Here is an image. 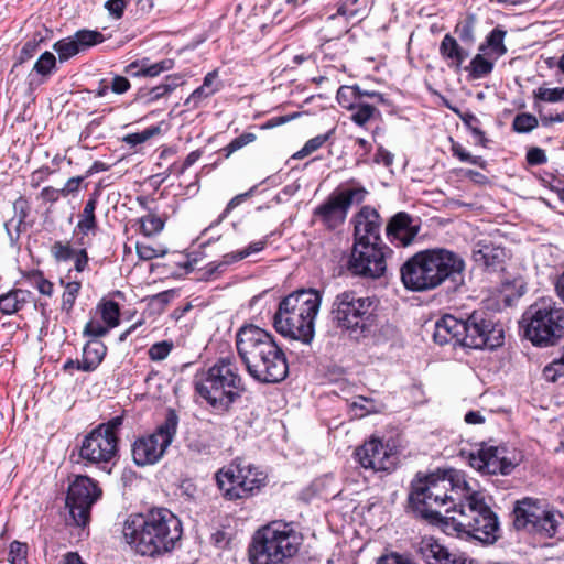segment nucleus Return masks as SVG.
Wrapping results in <instances>:
<instances>
[{
  "label": "nucleus",
  "mask_w": 564,
  "mask_h": 564,
  "mask_svg": "<svg viewBox=\"0 0 564 564\" xmlns=\"http://www.w3.org/2000/svg\"><path fill=\"white\" fill-rule=\"evenodd\" d=\"M471 489L465 474L457 469L424 476L419 473L411 482L409 505L421 518L444 525V516L454 514Z\"/></svg>",
  "instance_id": "f257e3e1"
},
{
  "label": "nucleus",
  "mask_w": 564,
  "mask_h": 564,
  "mask_svg": "<svg viewBox=\"0 0 564 564\" xmlns=\"http://www.w3.org/2000/svg\"><path fill=\"white\" fill-rule=\"evenodd\" d=\"M465 260L446 248L416 252L400 268L403 286L411 292H427L449 281L455 292L465 285Z\"/></svg>",
  "instance_id": "f03ea898"
},
{
  "label": "nucleus",
  "mask_w": 564,
  "mask_h": 564,
  "mask_svg": "<svg viewBox=\"0 0 564 564\" xmlns=\"http://www.w3.org/2000/svg\"><path fill=\"white\" fill-rule=\"evenodd\" d=\"M182 533L181 520L166 508H152L147 513L131 514L122 528L124 541L142 556L171 552Z\"/></svg>",
  "instance_id": "7ed1b4c3"
},
{
  "label": "nucleus",
  "mask_w": 564,
  "mask_h": 564,
  "mask_svg": "<svg viewBox=\"0 0 564 564\" xmlns=\"http://www.w3.org/2000/svg\"><path fill=\"white\" fill-rule=\"evenodd\" d=\"M236 347L253 379L264 383L282 381V371L278 365L282 349L271 334L254 325L243 326L237 333Z\"/></svg>",
  "instance_id": "20e7f679"
},
{
  "label": "nucleus",
  "mask_w": 564,
  "mask_h": 564,
  "mask_svg": "<svg viewBox=\"0 0 564 564\" xmlns=\"http://www.w3.org/2000/svg\"><path fill=\"white\" fill-rule=\"evenodd\" d=\"M195 391L217 412H228L245 391L232 356L220 357L194 377Z\"/></svg>",
  "instance_id": "39448f33"
},
{
  "label": "nucleus",
  "mask_w": 564,
  "mask_h": 564,
  "mask_svg": "<svg viewBox=\"0 0 564 564\" xmlns=\"http://www.w3.org/2000/svg\"><path fill=\"white\" fill-rule=\"evenodd\" d=\"M444 530L485 544H492L500 536L497 514L485 501V496L474 488L454 514L444 516Z\"/></svg>",
  "instance_id": "423d86ee"
},
{
  "label": "nucleus",
  "mask_w": 564,
  "mask_h": 564,
  "mask_svg": "<svg viewBox=\"0 0 564 564\" xmlns=\"http://www.w3.org/2000/svg\"><path fill=\"white\" fill-rule=\"evenodd\" d=\"M521 324L534 346H553L564 337V307L551 296L540 297L525 310Z\"/></svg>",
  "instance_id": "0eeeda50"
},
{
  "label": "nucleus",
  "mask_w": 564,
  "mask_h": 564,
  "mask_svg": "<svg viewBox=\"0 0 564 564\" xmlns=\"http://www.w3.org/2000/svg\"><path fill=\"white\" fill-rule=\"evenodd\" d=\"M321 297L316 291L299 290L284 296V337L310 344L314 337V321Z\"/></svg>",
  "instance_id": "6e6552de"
},
{
  "label": "nucleus",
  "mask_w": 564,
  "mask_h": 564,
  "mask_svg": "<svg viewBox=\"0 0 564 564\" xmlns=\"http://www.w3.org/2000/svg\"><path fill=\"white\" fill-rule=\"evenodd\" d=\"M373 312V300L360 296L355 291L337 294L332 307L333 321L355 339L365 337L370 332L375 322Z\"/></svg>",
  "instance_id": "1a4fd4ad"
},
{
  "label": "nucleus",
  "mask_w": 564,
  "mask_h": 564,
  "mask_svg": "<svg viewBox=\"0 0 564 564\" xmlns=\"http://www.w3.org/2000/svg\"><path fill=\"white\" fill-rule=\"evenodd\" d=\"M513 527L529 533L552 538L557 534L564 516L554 509L543 506L538 499L525 497L517 500L512 510Z\"/></svg>",
  "instance_id": "9d476101"
},
{
  "label": "nucleus",
  "mask_w": 564,
  "mask_h": 564,
  "mask_svg": "<svg viewBox=\"0 0 564 564\" xmlns=\"http://www.w3.org/2000/svg\"><path fill=\"white\" fill-rule=\"evenodd\" d=\"M177 426L178 416L175 410L169 409L163 423L153 433L140 436L133 442L131 453L134 464L144 467L160 462L172 444Z\"/></svg>",
  "instance_id": "9b49d317"
},
{
  "label": "nucleus",
  "mask_w": 564,
  "mask_h": 564,
  "mask_svg": "<svg viewBox=\"0 0 564 564\" xmlns=\"http://www.w3.org/2000/svg\"><path fill=\"white\" fill-rule=\"evenodd\" d=\"M367 191L364 187H344L333 192L313 212V220L329 230L340 227L354 204L364 202Z\"/></svg>",
  "instance_id": "f8f14e48"
},
{
  "label": "nucleus",
  "mask_w": 564,
  "mask_h": 564,
  "mask_svg": "<svg viewBox=\"0 0 564 564\" xmlns=\"http://www.w3.org/2000/svg\"><path fill=\"white\" fill-rule=\"evenodd\" d=\"M94 429L82 441L79 457L86 466H95L110 474L119 457V438L109 437Z\"/></svg>",
  "instance_id": "ddd939ff"
},
{
  "label": "nucleus",
  "mask_w": 564,
  "mask_h": 564,
  "mask_svg": "<svg viewBox=\"0 0 564 564\" xmlns=\"http://www.w3.org/2000/svg\"><path fill=\"white\" fill-rule=\"evenodd\" d=\"M102 495L98 484L88 476H77L68 486L66 508L74 523L85 527L90 519V510Z\"/></svg>",
  "instance_id": "4468645a"
},
{
  "label": "nucleus",
  "mask_w": 564,
  "mask_h": 564,
  "mask_svg": "<svg viewBox=\"0 0 564 564\" xmlns=\"http://www.w3.org/2000/svg\"><path fill=\"white\" fill-rule=\"evenodd\" d=\"M464 347L471 349H495L503 344L505 333L501 325L496 324L482 312H474L464 319Z\"/></svg>",
  "instance_id": "2eb2a0df"
},
{
  "label": "nucleus",
  "mask_w": 564,
  "mask_h": 564,
  "mask_svg": "<svg viewBox=\"0 0 564 564\" xmlns=\"http://www.w3.org/2000/svg\"><path fill=\"white\" fill-rule=\"evenodd\" d=\"M248 553L252 564H282V521H272L257 530Z\"/></svg>",
  "instance_id": "dca6fc26"
},
{
  "label": "nucleus",
  "mask_w": 564,
  "mask_h": 564,
  "mask_svg": "<svg viewBox=\"0 0 564 564\" xmlns=\"http://www.w3.org/2000/svg\"><path fill=\"white\" fill-rule=\"evenodd\" d=\"M384 245L370 242H354L348 270L354 275L377 279L383 275L387 269Z\"/></svg>",
  "instance_id": "f3484780"
},
{
  "label": "nucleus",
  "mask_w": 564,
  "mask_h": 564,
  "mask_svg": "<svg viewBox=\"0 0 564 564\" xmlns=\"http://www.w3.org/2000/svg\"><path fill=\"white\" fill-rule=\"evenodd\" d=\"M469 465L485 475H509L516 463L507 456V447L482 443L467 456Z\"/></svg>",
  "instance_id": "a211bd4d"
},
{
  "label": "nucleus",
  "mask_w": 564,
  "mask_h": 564,
  "mask_svg": "<svg viewBox=\"0 0 564 564\" xmlns=\"http://www.w3.org/2000/svg\"><path fill=\"white\" fill-rule=\"evenodd\" d=\"M355 458L365 469L390 471L397 464V456L379 438L372 437L355 451Z\"/></svg>",
  "instance_id": "6ab92c4d"
},
{
  "label": "nucleus",
  "mask_w": 564,
  "mask_h": 564,
  "mask_svg": "<svg viewBox=\"0 0 564 564\" xmlns=\"http://www.w3.org/2000/svg\"><path fill=\"white\" fill-rule=\"evenodd\" d=\"M104 41L105 37L99 31L83 29L72 36L57 41L53 45V50L58 54L59 62H66L78 53Z\"/></svg>",
  "instance_id": "aec40b11"
},
{
  "label": "nucleus",
  "mask_w": 564,
  "mask_h": 564,
  "mask_svg": "<svg viewBox=\"0 0 564 564\" xmlns=\"http://www.w3.org/2000/svg\"><path fill=\"white\" fill-rule=\"evenodd\" d=\"M471 258L481 270L499 272L505 269L508 252L503 247L490 240H480L474 246Z\"/></svg>",
  "instance_id": "412c9836"
},
{
  "label": "nucleus",
  "mask_w": 564,
  "mask_h": 564,
  "mask_svg": "<svg viewBox=\"0 0 564 564\" xmlns=\"http://www.w3.org/2000/svg\"><path fill=\"white\" fill-rule=\"evenodd\" d=\"M381 225L379 213L370 206H364L355 216V242L383 245L380 236Z\"/></svg>",
  "instance_id": "4be33fe9"
},
{
  "label": "nucleus",
  "mask_w": 564,
  "mask_h": 564,
  "mask_svg": "<svg viewBox=\"0 0 564 564\" xmlns=\"http://www.w3.org/2000/svg\"><path fill=\"white\" fill-rule=\"evenodd\" d=\"M419 230L420 226L414 224L411 215L405 212H399L389 220L386 234L392 243L406 247L413 242Z\"/></svg>",
  "instance_id": "5701e85b"
},
{
  "label": "nucleus",
  "mask_w": 564,
  "mask_h": 564,
  "mask_svg": "<svg viewBox=\"0 0 564 564\" xmlns=\"http://www.w3.org/2000/svg\"><path fill=\"white\" fill-rule=\"evenodd\" d=\"M464 332H466L464 319H458L453 315H444L435 323L433 338L441 346L464 347Z\"/></svg>",
  "instance_id": "b1692460"
},
{
  "label": "nucleus",
  "mask_w": 564,
  "mask_h": 564,
  "mask_svg": "<svg viewBox=\"0 0 564 564\" xmlns=\"http://www.w3.org/2000/svg\"><path fill=\"white\" fill-rule=\"evenodd\" d=\"M295 557L299 564L312 560L311 551L304 544V535L292 523H284V560Z\"/></svg>",
  "instance_id": "393cba45"
},
{
  "label": "nucleus",
  "mask_w": 564,
  "mask_h": 564,
  "mask_svg": "<svg viewBox=\"0 0 564 564\" xmlns=\"http://www.w3.org/2000/svg\"><path fill=\"white\" fill-rule=\"evenodd\" d=\"M241 480L240 465H229L228 467L221 468L216 474V481L219 489L223 491L224 497L228 500H237L246 498V494L239 489Z\"/></svg>",
  "instance_id": "a878e982"
},
{
  "label": "nucleus",
  "mask_w": 564,
  "mask_h": 564,
  "mask_svg": "<svg viewBox=\"0 0 564 564\" xmlns=\"http://www.w3.org/2000/svg\"><path fill=\"white\" fill-rule=\"evenodd\" d=\"M174 64L172 58H165L153 64L149 63V58H142L130 63L124 72L134 77H156L164 72L171 70Z\"/></svg>",
  "instance_id": "bb28decb"
},
{
  "label": "nucleus",
  "mask_w": 564,
  "mask_h": 564,
  "mask_svg": "<svg viewBox=\"0 0 564 564\" xmlns=\"http://www.w3.org/2000/svg\"><path fill=\"white\" fill-rule=\"evenodd\" d=\"M263 249V242H252L245 249L237 251V252H230L223 257V260L220 262H210L206 265L205 273L208 276L214 275L215 273H221L225 268L234 262L240 261L247 257H249L252 253L259 252Z\"/></svg>",
  "instance_id": "cd10ccee"
},
{
  "label": "nucleus",
  "mask_w": 564,
  "mask_h": 564,
  "mask_svg": "<svg viewBox=\"0 0 564 564\" xmlns=\"http://www.w3.org/2000/svg\"><path fill=\"white\" fill-rule=\"evenodd\" d=\"M106 354L107 347L102 341L98 339L89 340L83 348L82 371H95L102 362Z\"/></svg>",
  "instance_id": "c85d7f7f"
},
{
  "label": "nucleus",
  "mask_w": 564,
  "mask_h": 564,
  "mask_svg": "<svg viewBox=\"0 0 564 564\" xmlns=\"http://www.w3.org/2000/svg\"><path fill=\"white\" fill-rule=\"evenodd\" d=\"M33 295L28 290L15 289L0 295V312L7 315L13 314L30 303Z\"/></svg>",
  "instance_id": "c756f323"
},
{
  "label": "nucleus",
  "mask_w": 564,
  "mask_h": 564,
  "mask_svg": "<svg viewBox=\"0 0 564 564\" xmlns=\"http://www.w3.org/2000/svg\"><path fill=\"white\" fill-rule=\"evenodd\" d=\"M440 54L444 59L451 61L449 66H455L456 68H459L468 56L467 51L448 33L441 41Z\"/></svg>",
  "instance_id": "7c9ffc66"
},
{
  "label": "nucleus",
  "mask_w": 564,
  "mask_h": 564,
  "mask_svg": "<svg viewBox=\"0 0 564 564\" xmlns=\"http://www.w3.org/2000/svg\"><path fill=\"white\" fill-rule=\"evenodd\" d=\"M506 34L507 32L500 26L495 28L487 35L485 42L480 44L479 52H482L487 56H491L497 61L507 53V47L503 43Z\"/></svg>",
  "instance_id": "2f4dec72"
},
{
  "label": "nucleus",
  "mask_w": 564,
  "mask_h": 564,
  "mask_svg": "<svg viewBox=\"0 0 564 564\" xmlns=\"http://www.w3.org/2000/svg\"><path fill=\"white\" fill-rule=\"evenodd\" d=\"M217 76L218 75L216 70L207 73L204 77L203 84L196 88L185 100V106L195 109L203 100L214 95L219 89L218 86L215 85Z\"/></svg>",
  "instance_id": "473e14b6"
},
{
  "label": "nucleus",
  "mask_w": 564,
  "mask_h": 564,
  "mask_svg": "<svg viewBox=\"0 0 564 564\" xmlns=\"http://www.w3.org/2000/svg\"><path fill=\"white\" fill-rule=\"evenodd\" d=\"M241 480L239 489L241 492L246 494V498L252 496L256 491H258L265 484L267 476L260 471L256 467L251 466H241Z\"/></svg>",
  "instance_id": "72a5a7b5"
},
{
  "label": "nucleus",
  "mask_w": 564,
  "mask_h": 564,
  "mask_svg": "<svg viewBox=\"0 0 564 564\" xmlns=\"http://www.w3.org/2000/svg\"><path fill=\"white\" fill-rule=\"evenodd\" d=\"M495 59L480 52L476 54L465 68L471 79H481L487 77L494 70Z\"/></svg>",
  "instance_id": "f704fd0d"
},
{
  "label": "nucleus",
  "mask_w": 564,
  "mask_h": 564,
  "mask_svg": "<svg viewBox=\"0 0 564 564\" xmlns=\"http://www.w3.org/2000/svg\"><path fill=\"white\" fill-rule=\"evenodd\" d=\"M97 207V197L93 195L86 202L85 207L79 215V221L76 226L79 232L83 235H88L90 231H94L97 228V219L95 216V210Z\"/></svg>",
  "instance_id": "c9c22d12"
},
{
  "label": "nucleus",
  "mask_w": 564,
  "mask_h": 564,
  "mask_svg": "<svg viewBox=\"0 0 564 564\" xmlns=\"http://www.w3.org/2000/svg\"><path fill=\"white\" fill-rule=\"evenodd\" d=\"M447 553L446 547L432 539L423 540L420 546V554L427 564H442Z\"/></svg>",
  "instance_id": "e433bc0d"
},
{
  "label": "nucleus",
  "mask_w": 564,
  "mask_h": 564,
  "mask_svg": "<svg viewBox=\"0 0 564 564\" xmlns=\"http://www.w3.org/2000/svg\"><path fill=\"white\" fill-rule=\"evenodd\" d=\"M452 110L457 113L463 123L467 127V129L473 133L475 138L478 139V142L482 147H487L488 139L485 135V132L479 128V119L471 112H462L458 109L452 108Z\"/></svg>",
  "instance_id": "4c0bfd02"
},
{
  "label": "nucleus",
  "mask_w": 564,
  "mask_h": 564,
  "mask_svg": "<svg viewBox=\"0 0 564 564\" xmlns=\"http://www.w3.org/2000/svg\"><path fill=\"white\" fill-rule=\"evenodd\" d=\"M334 131H335V129H332V130L327 131L326 133L318 134V135L310 139L308 141H306L304 147L299 152L293 154L292 158L293 159L304 158V156L317 151L326 143V141H328V139L332 137Z\"/></svg>",
  "instance_id": "58836bf2"
},
{
  "label": "nucleus",
  "mask_w": 564,
  "mask_h": 564,
  "mask_svg": "<svg viewBox=\"0 0 564 564\" xmlns=\"http://www.w3.org/2000/svg\"><path fill=\"white\" fill-rule=\"evenodd\" d=\"M359 86H340L336 94V99L338 104L347 109H352L355 102L360 100V96H358Z\"/></svg>",
  "instance_id": "ea45409f"
},
{
  "label": "nucleus",
  "mask_w": 564,
  "mask_h": 564,
  "mask_svg": "<svg viewBox=\"0 0 564 564\" xmlns=\"http://www.w3.org/2000/svg\"><path fill=\"white\" fill-rule=\"evenodd\" d=\"M102 321L108 327L113 328L119 325L120 307L115 301H106L99 305Z\"/></svg>",
  "instance_id": "a19ab883"
},
{
  "label": "nucleus",
  "mask_w": 564,
  "mask_h": 564,
  "mask_svg": "<svg viewBox=\"0 0 564 564\" xmlns=\"http://www.w3.org/2000/svg\"><path fill=\"white\" fill-rule=\"evenodd\" d=\"M55 68L56 57L48 51L41 54L33 66V70L43 78L48 77Z\"/></svg>",
  "instance_id": "79ce46f5"
},
{
  "label": "nucleus",
  "mask_w": 564,
  "mask_h": 564,
  "mask_svg": "<svg viewBox=\"0 0 564 564\" xmlns=\"http://www.w3.org/2000/svg\"><path fill=\"white\" fill-rule=\"evenodd\" d=\"M475 23L476 18L474 14H468L464 20L459 21L455 26V33L465 43H473L475 41Z\"/></svg>",
  "instance_id": "37998d69"
},
{
  "label": "nucleus",
  "mask_w": 564,
  "mask_h": 564,
  "mask_svg": "<svg viewBox=\"0 0 564 564\" xmlns=\"http://www.w3.org/2000/svg\"><path fill=\"white\" fill-rule=\"evenodd\" d=\"M163 227V219L154 214H148L140 219L141 232L147 237L159 234L162 231Z\"/></svg>",
  "instance_id": "c03bdc74"
},
{
  "label": "nucleus",
  "mask_w": 564,
  "mask_h": 564,
  "mask_svg": "<svg viewBox=\"0 0 564 564\" xmlns=\"http://www.w3.org/2000/svg\"><path fill=\"white\" fill-rule=\"evenodd\" d=\"M82 284L77 281H70L65 284V290L62 296V311L69 313L73 310L75 301L79 294Z\"/></svg>",
  "instance_id": "a18cd8bd"
},
{
  "label": "nucleus",
  "mask_w": 564,
  "mask_h": 564,
  "mask_svg": "<svg viewBox=\"0 0 564 564\" xmlns=\"http://www.w3.org/2000/svg\"><path fill=\"white\" fill-rule=\"evenodd\" d=\"M535 101L557 102L564 100V87L545 88L539 87L533 91Z\"/></svg>",
  "instance_id": "49530a36"
},
{
  "label": "nucleus",
  "mask_w": 564,
  "mask_h": 564,
  "mask_svg": "<svg viewBox=\"0 0 564 564\" xmlns=\"http://www.w3.org/2000/svg\"><path fill=\"white\" fill-rule=\"evenodd\" d=\"M538 119L531 113H519L514 117L512 128L516 132L528 133L538 127Z\"/></svg>",
  "instance_id": "de8ad7c7"
},
{
  "label": "nucleus",
  "mask_w": 564,
  "mask_h": 564,
  "mask_svg": "<svg viewBox=\"0 0 564 564\" xmlns=\"http://www.w3.org/2000/svg\"><path fill=\"white\" fill-rule=\"evenodd\" d=\"M355 111L351 115V120L358 124H366L373 116L376 108L369 104L357 102L352 108Z\"/></svg>",
  "instance_id": "09e8293b"
},
{
  "label": "nucleus",
  "mask_w": 564,
  "mask_h": 564,
  "mask_svg": "<svg viewBox=\"0 0 564 564\" xmlns=\"http://www.w3.org/2000/svg\"><path fill=\"white\" fill-rule=\"evenodd\" d=\"M160 131L161 130L159 127H149L141 132L131 133V134L126 135L123 138V141L131 147H135L138 144L144 143L152 137L159 134Z\"/></svg>",
  "instance_id": "8fccbe9b"
},
{
  "label": "nucleus",
  "mask_w": 564,
  "mask_h": 564,
  "mask_svg": "<svg viewBox=\"0 0 564 564\" xmlns=\"http://www.w3.org/2000/svg\"><path fill=\"white\" fill-rule=\"evenodd\" d=\"M28 545L19 541H13L10 544L9 562L11 564H28Z\"/></svg>",
  "instance_id": "3c124183"
},
{
  "label": "nucleus",
  "mask_w": 564,
  "mask_h": 564,
  "mask_svg": "<svg viewBox=\"0 0 564 564\" xmlns=\"http://www.w3.org/2000/svg\"><path fill=\"white\" fill-rule=\"evenodd\" d=\"M212 447L209 440L203 435L191 437L187 443V448L197 455H209Z\"/></svg>",
  "instance_id": "603ef678"
},
{
  "label": "nucleus",
  "mask_w": 564,
  "mask_h": 564,
  "mask_svg": "<svg viewBox=\"0 0 564 564\" xmlns=\"http://www.w3.org/2000/svg\"><path fill=\"white\" fill-rule=\"evenodd\" d=\"M543 376L550 382H555L560 377L564 376V356L562 355L560 359H555L545 366Z\"/></svg>",
  "instance_id": "864d4df0"
},
{
  "label": "nucleus",
  "mask_w": 564,
  "mask_h": 564,
  "mask_svg": "<svg viewBox=\"0 0 564 564\" xmlns=\"http://www.w3.org/2000/svg\"><path fill=\"white\" fill-rule=\"evenodd\" d=\"M254 139L256 135L253 133H242L223 148L221 151L224 152L225 158H229L234 152L251 143Z\"/></svg>",
  "instance_id": "5fc2aeb1"
},
{
  "label": "nucleus",
  "mask_w": 564,
  "mask_h": 564,
  "mask_svg": "<svg viewBox=\"0 0 564 564\" xmlns=\"http://www.w3.org/2000/svg\"><path fill=\"white\" fill-rule=\"evenodd\" d=\"M253 189H254V187H252L250 191H248L243 194H239V195H236L235 197H232L229 200V203L227 204L225 210L219 215L217 220H215L209 227L219 225L234 208H236L238 205H240L247 197H249L252 194Z\"/></svg>",
  "instance_id": "6e6d98bb"
},
{
  "label": "nucleus",
  "mask_w": 564,
  "mask_h": 564,
  "mask_svg": "<svg viewBox=\"0 0 564 564\" xmlns=\"http://www.w3.org/2000/svg\"><path fill=\"white\" fill-rule=\"evenodd\" d=\"M171 349H172V344H170L169 341L163 340V341L156 343L150 347L149 357L151 360H155V361L163 360L169 356Z\"/></svg>",
  "instance_id": "4d7b16f0"
},
{
  "label": "nucleus",
  "mask_w": 564,
  "mask_h": 564,
  "mask_svg": "<svg viewBox=\"0 0 564 564\" xmlns=\"http://www.w3.org/2000/svg\"><path fill=\"white\" fill-rule=\"evenodd\" d=\"M110 327L104 326L98 321H89L83 330L84 336L93 337L94 339H98L107 335Z\"/></svg>",
  "instance_id": "13d9d810"
},
{
  "label": "nucleus",
  "mask_w": 564,
  "mask_h": 564,
  "mask_svg": "<svg viewBox=\"0 0 564 564\" xmlns=\"http://www.w3.org/2000/svg\"><path fill=\"white\" fill-rule=\"evenodd\" d=\"M137 253L142 260H152L154 258L164 257L166 254L165 249H154L153 247L144 243H137Z\"/></svg>",
  "instance_id": "bf43d9fd"
},
{
  "label": "nucleus",
  "mask_w": 564,
  "mask_h": 564,
  "mask_svg": "<svg viewBox=\"0 0 564 564\" xmlns=\"http://www.w3.org/2000/svg\"><path fill=\"white\" fill-rule=\"evenodd\" d=\"M52 254L57 261H67L75 254V250L69 245L56 241L52 247Z\"/></svg>",
  "instance_id": "052dcab7"
},
{
  "label": "nucleus",
  "mask_w": 564,
  "mask_h": 564,
  "mask_svg": "<svg viewBox=\"0 0 564 564\" xmlns=\"http://www.w3.org/2000/svg\"><path fill=\"white\" fill-rule=\"evenodd\" d=\"M122 416H115L108 422L99 424L96 429H100V432L104 434L106 433L109 437L119 438L118 430L122 425Z\"/></svg>",
  "instance_id": "680f3d73"
},
{
  "label": "nucleus",
  "mask_w": 564,
  "mask_h": 564,
  "mask_svg": "<svg viewBox=\"0 0 564 564\" xmlns=\"http://www.w3.org/2000/svg\"><path fill=\"white\" fill-rule=\"evenodd\" d=\"M166 95H169L167 89L164 87V85L161 84L144 93H141L140 98L144 99L147 104H152Z\"/></svg>",
  "instance_id": "e2e57ef3"
},
{
  "label": "nucleus",
  "mask_w": 564,
  "mask_h": 564,
  "mask_svg": "<svg viewBox=\"0 0 564 564\" xmlns=\"http://www.w3.org/2000/svg\"><path fill=\"white\" fill-rule=\"evenodd\" d=\"M527 162L530 165H542L547 162L545 151L541 148L534 147L527 152Z\"/></svg>",
  "instance_id": "0e129e2a"
},
{
  "label": "nucleus",
  "mask_w": 564,
  "mask_h": 564,
  "mask_svg": "<svg viewBox=\"0 0 564 564\" xmlns=\"http://www.w3.org/2000/svg\"><path fill=\"white\" fill-rule=\"evenodd\" d=\"M127 7L126 0H108L105 2V9L113 19H120Z\"/></svg>",
  "instance_id": "69168bd1"
},
{
  "label": "nucleus",
  "mask_w": 564,
  "mask_h": 564,
  "mask_svg": "<svg viewBox=\"0 0 564 564\" xmlns=\"http://www.w3.org/2000/svg\"><path fill=\"white\" fill-rule=\"evenodd\" d=\"M377 564H416L412 560L398 553H390L381 556Z\"/></svg>",
  "instance_id": "338daca9"
},
{
  "label": "nucleus",
  "mask_w": 564,
  "mask_h": 564,
  "mask_svg": "<svg viewBox=\"0 0 564 564\" xmlns=\"http://www.w3.org/2000/svg\"><path fill=\"white\" fill-rule=\"evenodd\" d=\"M442 564H476L474 560L467 557L463 553L448 552Z\"/></svg>",
  "instance_id": "774afa93"
}]
</instances>
